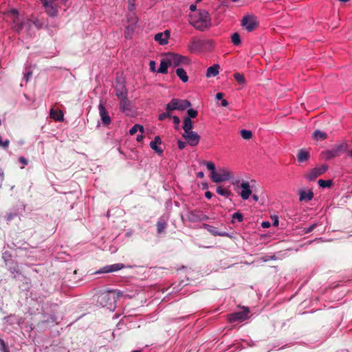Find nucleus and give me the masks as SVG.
<instances>
[{
	"label": "nucleus",
	"mask_w": 352,
	"mask_h": 352,
	"mask_svg": "<svg viewBox=\"0 0 352 352\" xmlns=\"http://www.w3.org/2000/svg\"><path fill=\"white\" fill-rule=\"evenodd\" d=\"M190 24L197 30L204 32L211 26V21H199L196 19H191Z\"/></svg>",
	"instance_id": "9b49d317"
},
{
	"label": "nucleus",
	"mask_w": 352,
	"mask_h": 352,
	"mask_svg": "<svg viewBox=\"0 0 352 352\" xmlns=\"http://www.w3.org/2000/svg\"><path fill=\"white\" fill-rule=\"evenodd\" d=\"M182 137L186 140L187 142L192 146H197L200 140V136L195 131H188L184 133Z\"/></svg>",
	"instance_id": "9d476101"
},
{
	"label": "nucleus",
	"mask_w": 352,
	"mask_h": 352,
	"mask_svg": "<svg viewBox=\"0 0 352 352\" xmlns=\"http://www.w3.org/2000/svg\"><path fill=\"white\" fill-rule=\"evenodd\" d=\"M249 314L250 309L248 307H243L242 311L229 314L228 319L230 322H243L248 318Z\"/></svg>",
	"instance_id": "39448f33"
},
{
	"label": "nucleus",
	"mask_w": 352,
	"mask_h": 352,
	"mask_svg": "<svg viewBox=\"0 0 352 352\" xmlns=\"http://www.w3.org/2000/svg\"><path fill=\"white\" fill-rule=\"evenodd\" d=\"M223 96H224V94H223V93H221V92H218V93L216 94L215 98H216V99H217V100H221V99H222V98H223Z\"/></svg>",
	"instance_id": "09e8293b"
},
{
	"label": "nucleus",
	"mask_w": 352,
	"mask_h": 352,
	"mask_svg": "<svg viewBox=\"0 0 352 352\" xmlns=\"http://www.w3.org/2000/svg\"><path fill=\"white\" fill-rule=\"evenodd\" d=\"M168 56L171 60V65L174 67H177L182 63H188V59L186 56L177 54H169Z\"/></svg>",
	"instance_id": "ddd939ff"
},
{
	"label": "nucleus",
	"mask_w": 352,
	"mask_h": 352,
	"mask_svg": "<svg viewBox=\"0 0 352 352\" xmlns=\"http://www.w3.org/2000/svg\"><path fill=\"white\" fill-rule=\"evenodd\" d=\"M62 1H64V2H66L67 0H62Z\"/></svg>",
	"instance_id": "338daca9"
},
{
	"label": "nucleus",
	"mask_w": 352,
	"mask_h": 352,
	"mask_svg": "<svg viewBox=\"0 0 352 352\" xmlns=\"http://www.w3.org/2000/svg\"><path fill=\"white\" fill-rule=\"evenodd\" d=\"M217 192L222 196H224L226 197H229L230 195H232V192L230 190L223 188L221 186H218L217 188Z\"/></svg>",
	"instance_id": "7c9ffc66"
},
{
	"label": "nucleus",
	"mask_w": 352,
	"mask_h": 352,
	"mask_svg": "<svg viewBox=\"0 0 352 352\" xmlns=\"http://www.w3.org/2000/svg\"><path fill=\"white\" fill-rule=\"evenodd\" d=\"M231 41L234 45H239L241 43L239 34L237 32L232 34Z\"/></svg>",
	"instance_id": "72a5a7b5"
},
{
	"label": "nucleus",
	"mask_w": 352,
	"mask_h": 352,
	"mask_svg": "<svg viewBox=\"0 0 352 352\" xmlns=\"http://www.w3.org/2000/svg\"><path fill=\"white\" fill-rule=\"evenodd\" d=\"M232 219H236L239 222H241L243 220V216L241 212H236L232 214Z\"/></svg>",
	"instance_id": "a19ab883"
},
{
	"label": "nucleus",
	"mask_w": 352,
	"mask_h": 352,
	"mask_svg": "<svg viewBox=\"0 0 352 352\" xmlns=\"http://www.w3.org/2000/svg\"><path fill=\"white\" fill-rule=\"evenodd\" d=\"M156 226L157 233L161 234L165 230L166 227V223L164 221H158Z\"/></svg>",
	"instance_id": "e433bc0d"
},
{
	"label": "nucleus",
	"mask_w": 352,
	"mask_h": 352,
	"mask_svg": "<svg viewBox=\"0 0 352 352\" xmlns=\"http://www.w3.org/2000/svg\"><path fill=\"white\" fill-rule=\"evenodd\" d=\"M252 199H254V201H257L258 200V196L256 195H253Z\"/></svg>",
	"instance_id": "bf43d9fd"
},
{
	"label": "nucleus",
	"mask_w": 352,
	"mask_h": 352,
	"mask_svg": "<svg viewBox=\"0 0 352 352\" xmlns=\"http://www.w3.org/2000/svg\"><path fill=\"white\" fill-rule=\"evenodd\" d=\"M172 118H173V123L176 125L175 129H178V126L180 123V119L178 116H172Z\"/></svg>",
	"instance_id": "79ce46f5"
},
{
	"label": "nucleus",
	"mask_w": 352,
	"mask_h": 352,
	"mask_svg": "<svg viewBox=\"0 0 352 352\" xmlns=\"http://www.w3.org/2000/svg\"><path fill=\"white\" fill-rule=\"evenodd\" d=\"M98 109L100 118L103 124L106 126L109 125L111 123V118L108 112L107 111L104 106V104L102 102H100L98 105Z\"/></svg>",
	"instance_id": "4468645a"
},
{
	"label": "nucleus",
	"mask_w": 352,
	"mask_h": 352,
	"mask_svg": "<svg viewBox=\"0 0 352 352\" xmlns=\"http://www.w3.org/2000/svg\"><path fill=\"white\" fill-rule=\"evenodd\" d=\"M203 164H205L207 168L211 170V173L215 172V164L212 162L204 161Z\"/></svg>",
	"instance_id": "58836bf2"
},
{
	"label": "nucleus",
	"mask_w": 352,
	"mask_h": 352,
	"mask_svg": "<svg viewBox=\"0 0 352 352\" xmlns=\"http://www.w3.org/2000/svg\"><path fill=\"white\" fill-rule=\"evenodd\" d=\"M149 65H150V68L152 71H155V61L153 60H151L150 61V63H149Z\"/></svg>",
	"instance_id": "603ef678"
},
{
	"label": "nucleus",
	"mask_w": 352,
	"mask_h": 352,
	"mask_svg": "<svg viewBox=\"0 0 352 352\" xmlns=\"http://www.w3.org/2000/svg\"><path fill=\"white\" fill-rule=\"evenodd\" d=\"M300 195V201H311L314 197V193L311 190H309L308 192L302 190L299 192Z\"/></svg>",
	"instance_id": "5701e85b"
},
{
	"label": "nucleus",
	"mask_w": 352,
	"mask_h": 352,
	"mask_svg": "<svg viewBox=\"0 0 352 352\" xmlns=\"http://www.w3.org/2000/svg\"><path fill=\"white\" fill-rule=\"evenodd\" d=\"M191 107V103L188 100H181L178 98H173L169 103L167 104L168 110H179L184 111Z\"/></svg>",
	"instance_id": "20e7f679"
},
{
	"label": "nucleus",
	"mask_w": 352,
	"mask_h": 352,
	"mask_svg": "<svg viewBox=\"0 0 352 352\" xmlns=\"http://www.w3.org/2000/svg\"><path fill=\"white\" fill-rule=\"evenodd\" d=\"M142 139H143L142 135H138L136 138L138 142H141L142 140Z\"/></svg>",
	"instance_id": "4d7b16f0"
},
{
	"label": "nucleus",
	"mask_w": 352,
	"mask_h": 352,
	"mask_svg": "<svg viewBox=\"0 0 352 352\" xmlns=\"http://www.w3.org/2000/svg\"><path fill=\"white\" fill-rule=\"evenodd\" d=\"M138 131H140L142 133L144 132V127L140 124H135L133 127L129 130L130 135H133L135 134Z\"/></svg>",
	"instance_id": "2f4dec72"
},
{
	"label": "nucleus",
	"mask_w": 352,
	"mask_h": 352,
	"mask_svg": "<svg viewBox=\"0 0 352 352\" xmlns=\"http://www.w3.org/2000/svg\"><path fill=\"white\" fill-rule=\"evenodd\" d=\"M208 227V230L214 236H228V234L226 232H219L216 228L211 227L208 225H206Z\"/></svg>",
	"instance_id": "c756f323"
},
{
	"label": "nucleus",
	"mask_w": 352,
	"mask_h": 352,
	"mask_svg": "<svg viewBox=\"0 0 352 352\" xmlns=\"http://www.w3.org/2000/svg\"><path fill=\"white\" fill-rule=\"evenodd\" d=\"M45 8V12L50 16H56L58 13V6L53 2H47L43 5Z\"/></svg>",
	"instance_id": "dca6fc26"
},
{
	"label": "nucleus",
	"mask_w": 352,
	"mask_h": 352,
	"mask_svg": "<svg viewBox=\"0 0 352 352\" xmlns=\"http://www.w3.org/2000/svg\"><path fill=\"white\" fill-rule=\"evenodd\" d=\"M41 1L42 2L43 5V4H46L48 1V0H41Z\"/></svg>",
	"instance_id": "680f3d73"
},
{
	"label": "nucleus",
	"mask_w": 352,
	"mask_h": 352,
	"mask_svg": "<svg viewBox=\"0 0 352 352\" xmlns=\"http://www.w3.org/2000/svg\"><path fill=\"white\" fill-rule=\"evenodd\" d=\"M240 186L242 188V190L240 193L241 197L244 200L248 199L250 197V195L252 194V190L250 188L249 183L243 182L241 184Z\"/></svg>",
	"instance_id": "f3484780"
},
{
	"label": "nucleus",
	"mask_w": 352,
	"mask_h": 352,
	"mask_svg": "<svg viewBox=\"0 0 352 352\" xmlns=\"http://www.w3.org/2000/svg\"><path fill=\"white\" fill-rule=\"evenodd\" d=\"M162 141L159 135L155 137L154 140L150 142V147L154 150L159 155L163 154V150L161 149L158 145L161 144Z\"/></svg>",
	"instance_id": "a211bd4d"
},
{
	"label": "nucleus",
	"mask_w": 352,
	"mask_h": 352,
	"mask_svg": "<svg viewBox=\"0 0 352 352\" xmlns=\"http://www.w3.org/2000/svg\"><path fill=\"white\" fill-rule=\"evenodd\" d=\"M196 20L210 21V17L208 12L206 10H200L199 12L198 18L196 19Z\"/></svg>",
	"instance_id": "bb28decb"
},
{
	"label": "nucleus",
	"mask_w": 352,
	"mask_h": 352,
	"mask_svg": "<svg viewBox=\"0 0 352 352\" xmlns=\"http://www.w3.org/2000/svg\"><path fill=\"white\" fill-rule=\"evenodd\" d=\"M124 267V264L122 263H116L110 265L104 266L100 268L96 274H106L116 272L120 270Z\"/></svg>",
	"instance_id": "f8f14e48"
},
{
	"label": "nucleus",
	"mask_w": 352,
	"mask_h": 352,
	"mask_svg": "<svg viewBox=\"0 0 352 352\" xmlns=\"http://www.w3.org/2000/svg\"><path fill=\"white\" fill-rule=\"evenodd\" d=\"M32 74V72H29L28 74H27V76H29Z\"/></svg>",
	"instance_id": "0e129e2a"
},
{
	"label": "nucleus",
	"mask_w": 352,
	"mask_h": 352,
	"mask_svg": "<svg viewBox=\"0 0 352 352\" xmlns=\"http://www.w3.org/2000/svg\"><path fill=\"white\" fill-rule=\"evenodd\" d=\"M19 161L20 163L23 164V165H27L28 163V160L24 157H20L19 158Z\"/></svg>",
	"instance_id": "49530a36"
},
{
	"label": "nucleus",
	"mask_w": 352,
	"mask_h": 352,
	"mask_svg": "<svg viewBox=\"0 0 352 352\" xmlns=\"http://www.w3.org/2000/svg\"><path fill=\"white\" fill-rule=\"evenodd\" d=\"M187 114H188V117L187 118H190V119L191 118H195L198 115V111L195 109H188L187 110Z\"/></svg>",
	"instance_id": "ea45409f"
},
{
	"label": "nucleus",
	"mask_w": 352,
	"mask_h": 352,
	"mask_svg": "<svg viewBox=\"0 0 352 352\" xmlns=\"http://www.w3.org/2000/svg\"><path fill=\"white\" fill-rule=\"evenodd\" d=\"M122 296L121 292H116L113 290H109L107 292H102L98 299V302L102 307H106L107 309H112L116 307V302L117 299H118Z\"/></svg>",
	"instance_id": "f257e3e1"
},
{
	"label": "nucleus",
	"mask_w": 352,
	"mask_h": 352,
	"mask_svg": "<svg viewBox=\"0 0 352 352\" xmlns=\"http://www.w3.org/2000/svg\"><path fill=\"white\" fill-rule=\"evenodd\" d=\"M177 145H178V148L180 150H182V149H184L186 147V143L185 142L182 141V140H178L177 141Z\"/></svg>",
	"instance_id": "c03bdc74"
},
{
	"label": "nucleus",
	"mask_w": 352,
	"mask_h": 352,
	"mask_svg": "<svg viewBox=\"0 0 352 352\" xmlns=\"http://www.w3.org/2000/svg\"><path fill=\"white\" fill-rule=\"evenodd\" d=\"M116 96L118 99H124L127 96V90L125 86L120 83L116 85L115 89Z\"/></svg>",
	"instance_id": "6ab92c4d"
},
{
	"label": "nucleus",
	"mask_w": 352,
	"mask_h": 352,
	"mask_svg": "<svg viewBox=\"0 0 352 352\" xmlns=\"http://www.w3.org/2000/svg\"><path fill=\"white\" fill-rule=\"evenodd\" d=\"M240 134L244 140H250L252 137V131L246 129H242L240 131Z\"/></svg>",
	"instance_id": "c9c22d12"
},
{
	"label": "nucleus",
	"mask_w": 352,
	"mask_h": 352,
	"mask_svg": "<svg viewBox=\"0 0 352 352\" xmlns=\"http://www.w3.org/2000/svg\"><path fill=\"white\" fill-rule=\"evenodd\" d=\"M170 37V31L165 30L164 32H159L155 35V40L160 45H165L168 43V39Z\"/></svg>",
	"instance_id": "2eb2a0df"
},
{
	"label": "nucleus",
	"mask_w": 352,
	"mask_h": 352,
	"mask_svg": "<svg viewBox=\"0 0 352 352\" xmlns=\"http://www.w3.org/2000/svg\"><path fill=\"white\" fill-rule=\"evenodd\" d=\"M348 156H349L351 158H352V150H349L346 151Z\"/></svg>",
	"instance_id": "052dcab7"
},
{
	"label": "nucleus",
	"mask_w": 352,
	"mask_h": 352,
	"mask_svg": "<svg viewBox=\"0 0 352 352\" xmlns=\"http://www.w3.org/2000/svg\"><path fill=\"white\" fill-rule=\"evenodd\" d=\"M219 65L214 64L207 69L206 76L208 78L214 77L219 74Z\"/></svg>",
	"instance_id": "4be33fe9"
},
{
	"label": "nucleus",
	"mask_w": 352,
	"mask_h": 352,
	"mask_svg": "<svg viewBox=\"0 0 352 352\" xmlns=\"http://www.w3.org/2000/svg\"><path fill=\"white\" fill-rule=\"evenodd\" d=\"M310 155L309 151L301 148L298 151L297 154V160L298 162H304L309 159Z\"/></svg>",
	"instance_id": "412c9836"
},
{
	"label": "nucleus",
	"mask_w": 352,
	"mask_h": 352,
	"mask_svg": "<svg viewBox=\"0 0 352 352\" xmlns=\"http://www.w3.org/2000/svg\"><path fill=\"white\" fill-rule=\"evenodd\" d=\"M329 166L323 164L318 167L312 168L307 175L306 178L309 181H314L318 177L322 175L327 171Z\"/></svg>",
	"instance_id": "1a4fd4ad"
},
{
	"label": "nucleus",
	"mask_w": 352,
	"mask_h": 352,
	"mask_svg": "<svg viewBox=\"0 0 352 352\" xmlns=\"http://www.w3.org/2000/svg\"><path fill=\"white\" fill-rule=\"evenodd\" d=\"M171 65V60L168 56L166 58L161 60L160 67L158 68L157 72L161 74H166L168 72V67Z\"/></svg>",
	"instance_id": "aec40b11"
},
{
	"label": "nucleus",
	"mask_w": 352,
	"mask_h": 352,
	"mask_svg": "<svg viewBox=\"0 0 352 352\" xmlns=\"http://www.w3.org/2000/svg\"><path fill=\"white\" fill-rule=\"evenodd\" d=\"M6 18L12 22V28L14 31L19 33L23 28L24 23L19 17V12L13 9L6 13Z\"/></svg>",
	"instance_id": "7ed1b4c3"
},
{
	"label": "nucleus",
	"mask_w": 352,
	"mask_h": 352,
	"mask_svg": "<svg viewBox=\"0 0 352 352\" xmlns=\"http://www.w3.org/2000/svg\"><path fill=\"white\" fill-rule=\"evenodd\" d=\"M197 177L199 178H203L204 177V173L203 172L197 173Z\"/></svg>",
	"instance_id": "13d9d810"
},
{
	"label": "nucleus",
	"mask_w": 352,
	"mask_h": 352,
	"mask_svg": "<svg viewBox=\"0 0 352 352\" xmlns=\"http://www.w3.org/2000/svg\"><path fill=\"white\" fill-rule=\"evenodd\" d=\"M176 74L184 82L188 81V76L183 68H177L176 69Z\"/></svg>",
	"instance_id": "cd10ccee"
},
{
	"label": "nucleus",
	"mask_w": 352,
	"mask_h": 352,
	"mask_svg": "<svg viewBox=\"0 0 352 352\" xmlns=\"http://www.w3.org/2000/svg\"><path fill=\"white\" fill-rule=\"evenodd\" d=\"M234 77L239 84H244L245 82L244 76L240 73H235Z\"/></svg>",
	"instance_id": "4c0bfd02"
},
{
	"label": "nucleus",
	"mask_w": 352,
	"mask_h": 352,
	"mask_svg": "<svg viewBox=\"0 0 352 352\" xmlns=\"http://www.w3.org/2000/svg\"><path fill=\"white\" fill-rule=\"evenodd\" d=\"M316 226H317V224L314 223L309 227L305 228V232L309 233V232H312L316 228Z\"/></svg>",
	"instance_id": "37998d69"
},
{
	"label": "nucleus",
	"mask_w": 352,
	"mask_h": 352,
	"mask_svg": "<svg viewBox=\"0 0 352 352\" xmlns=\"http://www.w3.org/2000/svg\"><path fill=\"white\" fill-rule=\"evenodd\" d=\"M132 352H140V351L135 350V351H133Z\"/></svg>",
	"instance_id": "69168bd1"
},
{
	"label": "nucleus",
	"mask_w": 352,
	"mask_h": 352,
	"mask_svg": "<svg viewBox=\"0 0 352 352\" xmlns=\"http://www.w3.org/2000/svg\"><path fill=\"white\" fill-rule=\"evenodd\" d=\"M0 351L3 352H7L6 351V345L3 340H0Z\"/></svg>",
	"instance_id": "a18cd8bd"
},
{
	"label": "nucleus",
	"mask_w": 352,
	"mask_h": 352,
	"mask_svg": "<svg viewBox=\"0 0 352 352\" xmlns=\"http://www.w3.org/2000/svg\"><path fill=\"white\" fill-rule=\"evenodd\" d=\"M221 104L222 107H227L228 105V102L226 100L222 99Z\"/></svg>",
	"instance_id": "5fc2aeb1"
},
{
	"label": "nucleus",
	"mask_w": 352,
	"mask_h": 352,
	"mask_svg": "<svg viewBox=\"0 0 352 352\" xmlns=\"http://www.w3.org/2000/svg\"><path fill=\"white\" fill-rule=\"evenodd\" d=\"M211 180L214 183L228 181L231 178V173L226 169H219L218 172L211 173Z\"/></svg>",
	"instance_id": "423d86ee"
},
{
	"label": "nucleus",
	"mask_w": 352,
	"mask_h": 352,
	"mask_svg": "<svg viewBox=\"0 0 352 352\" xmlns=\"http://www.w3.org/2000/svg\"><path fill=\"white\" fill-rule=\"evenodd\" d=\"M349 148V144L348 142L342 141L334 144L331 149L322 151V154L326 160H330L340 156L342 153L346 152Z\"/></svg>",
	"instance_id": "f03ea898"
},
{
	"label": "nucleus",
	"mask_w": 352,
	"mask_h": 352,
	"mask_svg": "<svg viewBox=\"0 0 352 352\" xmlns=\"http://www.w3.org/2000/svg\"><path fill=\"white\" fill-rule=\"evenodd\" d=\"M196 9H197V6H196V5H195V4H192V5H190V10L191 11L194 12V11H195V10H196Z\"/></svg>",
	"instance_id": "6e6d98bb"
},
{
	"label": "nucleus",
	"mask_w": 352,
	"mask_h": 352,
	"mask_svg": "<svg viewBox=\"0 0 352 352\" xmlns=\"http://www.w3.org/2000/svg\"><path fill=\"white\" fill-rule=\"evenodd\" d=\"M209 41H204L193 38L188 45V50L192 53L200 52L203 50L206 45L209 43Z\"/></svg>",
	"instance_id": "6e6552de"
},
{
	"label": "nucleus",
	"mask_w": 352,
	"mask_h": 352,
	"mask_svg": "<svg viewBox=\"0 0 352 352\" xmlns=\"http://www.w3.org/2000/svg\"><path fill=\"white\" fill-rule=\"evenodd\" d=\"M241 25L244 27L248 32H252L258 28V22L254 16L248 15L243 16L241 21Z\"/></svg>",
	"instance_id": "0eeeda50"
},
{
	"label": "nucleus",
	"mask_w": 352,
	"mask_h": 352,
	"mask_svg": "<svg viewBox=\"0 0 352 352\" xmlns=\"http://www.w3.org/2000/svg\"><path fill=\"white\" fill-rule=\"evenodd\" d=\"M212 195H212V193L211 192H210V191H206V192H205V197H206L207 199H211V198H212Z\"/></svg>",
	"instance_id": "3c124183"
},
{
	"label": "nucleus",
	"mask_w": 352,
	"mask_h": 352,
	"mask_svg": "<svg viewBox=\"0 0 352 352\" xmlns=\"http://www.w3.org/2000/svg\"><path fill=\"white\" fill-rule=\"evenodd\" d=\"M50 117L55 121H63V113L60 110H55L54 109H51L50 110Z\"/></svg>",
	"instance_id": "b1692460"
},
{
	"label": "nucleus",
	"mask_w": 352,
	"mask_h": 352,
	"mask_svg": "<svg viewBox=\"0 0 352 352\" xmlns=\"http://www.w3.org/2000/svg\"><path fill=\"white\" fill-rule=\"evenodd\" d=\"M272 220H273V225L274 226H278V217L276 216L274 218H272Z\"/></svg>",
	"instance_id": "864d4df0"
},
{
	"label": "nucleus",
	"mask_w": 352,
	"mask_h": 352,
	"mask_svg": "<svg viewBox=\"0 0 352 352\" xmlns=\"http://www.w3.org/2000/svg\"><path fill=\"white\" fill-rule=\"evenodd\" d=\"M14 215H15L14 214H12V213L8 214L6 216V219L7 221H11L13 219Z\"/></svg>",
	"instance_id": "8fccbe9b"
},
{
	"label": "nucleus",
	"mask_w": 352,
	"mask_h": 352,
	"mask_svg": "<svg viewBox=\"0 0 352 352\" xmlns=\"http://www.w3.org/2000/svg\"><path fill=\"white\" fill-rule=\"evenodd\" d=\"M338 1L340 2H344V3L349 1V0H338Z\"/></svg>",
	"instance_id": "e2e57ef3"
},
{
	"label": "nucleus",
	"mask_w": 352,
	"mask_h": 352,
	"mask_svg": "<svg viewBox=\"0 0 352 352\" xmlns=\"http://www.w3.org/2000/svg\"><path fill=\"white\" fill-rule=\"evenodd\" d=\"M183 122L184 125L182 128L184 131V133L192 131V129H193V122L191 119H190V118H185L183 120Z\"/></svg>",
	"instance_id": "393cba45"
},
{
	"label": "nucleus",
	"mask_w": 352,
	"mask_h": 352,
	"mask_svg": "<svg viewBox=\"0 0 352 352\" xmlns=\"http://www.w3.org/2000/svg\"><path fill=\"white\" fill-rule=\"evenodd\" d=\"M313 138L316 140H324L327 138V134L320 130H315L313 133Z\"/></svg>",
	"instance_id": "a878e982"
},
{
	"label": "nucleus",
	"mask_w": 352,
	"mask_h": 352,
	"mask_svg": "<svg viewBox=\"0 0 352 352\" xmlns=\"http://www.w3.org/2000/svg\"><path fill=\"white\" fill-rule=\"evenodd\" d=\"M318 183V185L322 188H329L333 184L332 180H331V179H328V180L319 179Z\"/></svg>",
	"instance_id": "f704fd0d"
},
{
	"label": "nucleus",
	"mask_w": 352,
	"mask_h": 352,
	"mask_svg": "<svg viewBox=\"0 0 352 352\" xmlns=\"http://www.w3.org/2000/svg\"><path fill=\"white\" fill-rule=\"evenodd\" d=\"M261 226L263 228H267L270 226V223L269 221H263L262 223H261Z\"/></svg>",
	"instance_id": "de8ad7c7"
},
{
	"label": "nucleus",
	"mask_w": 352,
	"mask_h": 352,
	"mask_svg": "<svg viewBox=\"0 0 352 352\" xmlns=\"http://www.w3.org/2000/svg\"><path fill=\"white\" fill-rule=\"evenodd\" d=\"M351 142H352V138H351Z\"/></svg>",
	"instance_id": "774afa93"
},
{
	"label": "nucleus",
	"mask_w": 352,
	"mask_h": 352,
	"mask_svg": "<svg viewBox=\"0 0 352 352\" xmlns=\"http://www.w3.org/2000/svg\"><path fill=\"white\" fill-rule=\"evenodd\" d=\"M173 111L172 110H168L167 109V105L166 106V111L164 112V113H162L159 115L158 116V120H164L166 118H171V112Z\"/></svg>",
	"instance_id": "473e14b6"
},
{
	"label": "nucleus",
	"mask_w": 352,
	"mask_h": 352,
	"mask_svg": "<svg viewBox=\"0 0 352 352\" xmlns=\"http://www.w3.org/2000/svg\"><path fill=\"white\" fill-rule=\"evenodd\" d=\"M120 109L122 111H125L129 109L130 102L127 99V96L124 99H120Z\"/></svg>",
	"instance_id": "c85d7f7f"
}]
</instances>
